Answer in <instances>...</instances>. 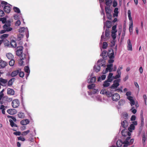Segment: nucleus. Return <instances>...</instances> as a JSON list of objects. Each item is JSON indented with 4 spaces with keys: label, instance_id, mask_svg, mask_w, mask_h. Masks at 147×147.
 Instances as JSON below:
<instances>
[{
    "label": "nucleus",
    "instance_id": "obj_1",
    "mask_svg": "<svg viewBox=\"0 0 147 147\" xmlns=\"http://www.w3.org/2000/svg\"><path fill=\"white\" fill-rule=\"evenodd\" d=\"M2 6H4V11L7 13H9L11 11V7L9 5H6L8 4V3L5 1H2L1 3Z\"/></svg>",
    "mask_w": 147,
    "mask_h": 147
},
{
    "label": "nucleus",
    "instance_id": "obj_2",
    "mask_svg": "<svg viewBox=\"0 0 147 147\" xmlns=\"http://www.w3.org/2000/svg\"><path fill=\"white\" fill-rule=\"evenodd\" d=\"M131 138L130 136H128L127 137L125 140L123 142L124 145H123V147H126L132 144L134 142V140L133 139H131L130 140L129 142V140Z\"/></svg>",
    "mask_w": 147,
    "mask_h": 147
},
{
    "label": "nucleus",
    "instance_id": "obj_3",
    "mask_svg": "<svg viewBox=\"0 0 147 147\" xmlns=\"http://www.w3.org/2000/svg\"><path fill=\"white\" fill-rule=\"evenodd\" d=\"M116 79L114 81L113 84L110 87L111 89L116 88L119 85V83L121 81V80L119 79Z\"/></svg>",
    "mask_w": 147,
    "mask_h": 147
},
{
    "label": "nucleus",
    "instance_id": "obj_4",
    "mask_svg": "<svg viewBox=\"0 0 147 147\" xmlns=\"http://www.w3.org/2000/svg\"><path fill=\"white\" fill-rule=\"evenodd\" d=\"M20 104L19 100L18 99H15L12 101L11 105L13 108H16L18 107Z\"/></svg>",
    "mask_w": 147,
    "mask_h": 147
},
{
    "label": "nucleus",
    "instance_id": "obj_5",
    "mask_svg": "<svg viewBox=\"0 0 147 147\" xmlns=\"http://www.w3.org/2000/svg\"><path fill=\"white\" fill-rule=\"evenodd\" d=\"M113 64H110L108 65L107 66V67L106 68L105 71H103V73L104 74H105L107 73L108 71L110 72H111L113 69Z\"/></svg>",
    "mask_w": 147,
    "mask_h": 147
},
{
    "label": "nucleus",
    "instance_id": "obj_6",
    "mask_svg": "<svg viewBox=\"0 0 147 147\" xmlns=\"http://www.w3.org/2000/svg\"><path fill=\"white\" fill-rule=\"evenodd\" d=\"M123 67H119L118 68L117 73V74L115 76H113V78L115 79H117L120 78L121 77V69H122Z\"/></svg>",
    "mask_w": 147,
    "mask_h": 147
},
{
    "label": "nucleus",
    "instance_id": "obj_7",
    "mask_svg": "<svg viewBox=\"0 0 147 147\" xmlns=\"http://www.w3.org/2000/svg\"><path fill=\"white\" fill-rule=\"evenodd\" d=\"M120 99V96L117 93H115L113 94L112 96V99L113 100L115 101H118Z\"/></svg>",
    "mask_w": 147,
    "mask_h": 147
},
{
    "label": "nucleus",
    "instance_id": "obj_8",
    "mask_svg": "<svg viewBox=\"0 0 147 147\" xmlns=\"http://www.w3.org/2000/svg\"><path fill=\"white\" fill-rule=\"evenodd\" d=\"M107 55L109 58H114V53L112 49L110 48L109 50Z\"/></svg>",
    "mask_w": 147,
    "mask_h": 147
},
{
    "label": "nucleus",
    "instance_id": "obj_9",
    "mask_svg": "<svg viewBox=\"0 0 147 147\" xmlns=\"http://www.w3.org/2000/svg\"><path fill=\"white\" fill-rule=\"evenodd\" d=\"M10 26L9 23H6L3 26V28L6 30L7 32L10 31L12 30V28L10 27Z\"/></svg>",
    "mask_w": 147,
    "mask_h": 147
},
{
    "label": "nucleus",
    "instance_id": "obj_10",
    "mask_svg": "<svg viewBox=\"0 0 147 147\" xmlns=\"http://www.w3.org/2000/svg\"><path fill=\"white\" fill-rule=\"evenodd\" d=\"M21 70V69H18V70L13 71L10 74L11 76L12 77L16 76L18 75L19 73L20 72V71Z\"/></svg>",
    "mask_w": 147,
    "mask_h": 147
},
{
    "label": "nucleus",
    "instance_id": "obj_11",
    "mask_svg": "<svg viewBox=\"0 0 147 147\" xmlns=\"http://www.w3.org/2000/svg\"><path fill=\"white\" fill-rule=\"evenodd\" d=\"M7 112L10 115H13L16 113V110L14 109H9L7 110Z\"/></svg>",
    "mask_w": 147,
    "mask_h": 147
},
{
    "label": "nucleus",
    "instance_id": "obj_12",
    "mask_svg": "<svg viewBox=\"0 0 147 147\" xmlns=\"http://www.w3.org/2000/svg\"><path fill=\"white\" fill-rule=\"evenodd\" d=\"M23 49V47H21L19 49L17 50L16 51V55L20 56L22 53Z\"/></svg>",
    "mask_w": 147,
    "mask_h": 147
},
{
    "label": "nucleus",
    "instance_id": "obj_13",
    "mask_svg": "<svg viewBox=\"0 0 147 147\" xmlns=\"http://www.w3.org/2000/svg\"><path fill=\"white\" fill-rule=\"evenodd\" d=\"M127 99L130 101V104L131 106H132L135 104V101L133 99V98L132 96H129L127 97Z\"/></svg>",
    "mask_w": 147,
    "mask_h": 147
},
{
    "label": "nucleus",
    "instance_id": "obj_14",
    "mask_svg": "<svg viewBox=\"0 0 147 147\" xmlns=\"http://www.w3.org/2000/svg\"><path fill=\"white\" fill-rule=\"evenodd\" d=\"M7 65V62L2 60H0V66L2 68H4Z\"/></svg>",
    "mask_w": 147,
    "mask_h": 147
},
{
    "label": "nucleus",
    "instance_id": "obj_15",
    "mask_svg": "<svg viewBox=\"0 0 147 147\" xmlns=\"http://www.w3.org/2000/svg\"><path fill=\"white\" fill-rule=\"evenodd\" d=\"M12 100V98H11L8 97L7 96H5L2 98V100L5 102H10Z\"/></svg>",
    "mask_w": 147,
    "mask_h": 147
},
{
    "label": "nucleus",
    "instance_id": "obj_16",
    "mask_svg": "<svg viewBox=\"0 0 147 147\" xmlns=\"http://www.w3.org/2000/svg\"><path fill=\"white\" fill-rule=\"evenodd\" d=\"M128 123L126 120H125L121 122V125L124 129H125L127 128L128 126Z\"/></svg>",
    "mask_w": 147,
    "mask_h": 147
},
{
    "label": "nucleus",
    "instance_id": "obj_17",
    "mask_svg": "<svg viewBox=\"0 0 147 147\" xmlns=\"http://www.w3.org/2000/svg\"><path fill=\"white\" fill-rule=\"evenodd\" d=\"M128 45H127V49L129 51H132V45L131 43V41L130 39H128L127 40V42Z\"/></svg>",
    "mask_w": 147,
    "mask_h": 147
},
{
    "label": "nucleus",
    "instance_id": "obj_18",
    "mask_svg": "<svg viewBox=\"0 0 147 147\" xmlns=\"http://www.w3.org/2000/svg\"><path fill=\"white\" fill-rule=\"evenodd\" d=\"M29 122L30 121L28 119H26L21 121L20 123L22 125H26L28 124Z\"/></svg>",
    "mask_w": 147,
    "mask_h": 147
},
{
    "label": "nucleus",
    "instance_id": "obj_19",
    "mask_svg": "<svg viewBox=\"0 0 147 147\" xmlns=\"http://www.w3.org/2000/svg\"><path fill=\"white\" fill-rule=\"evenodd\" d=\"M14 91L13 89L10 88H8L7 89L8 94L13 95L14 94Z\"/></svg>",
    "mask_w": 147,
    "mask_h": 147
},
{
    "label": "nucleus",
    "instance_id": "obj_20",
    "mask_svg": "<svg viewBox=\"0 0 147 147\" xmlns=\"http://www.w3.org/2000/svg\"><path fill=\"white\" fill-rule=\"evenodd\" d=\"M10 44L11 46L13 48H16L17 46V44L16 41L12 40L11 41Z\"/></svg>",
    "mask_w": 147,
    "mask_h": 147
},
{
    "label": "nucleus",
    "instance_id": "obj_21",
    "mask_svg": "<svg viewBox=\"0 0 147 147\" xmlns=\"http://www.w3.org/2000/svg\"><path fill=\"white\" fill-rule=\"evenodd\" d=\"M100 69V67L99 65H95L94 66V69L96 72L99 71Z\"/></svg>",
    "mask_w": 147,
    "mask_h": 147
},
{
    "label": "nucleus",
    "instance_id": "obj_22",
    "mask_svg": "<svg viewBox=\"0 0 147 147\" xmlns=\"http://www.w3.org/2000/svg\"><path fill=\"white\" fill-rule=\"evenodd\" d=\"M123 144V142L119 140L117 141L116 143V145L118 147H121Z\"/></svg>",
    "mask_w": 147,
    "mask_h": 147
},
{
    "label": "nucleus",
    "instance_id": "obj_23",
    "mask_svg": "<svg viewBox=\"0 0 147 147\" xmlns=\"http://www.w3.org/2000/svg\"><path fill=\"white\" fill-rule=\"evenodd\" d=\"M110 7H108L106 6L105 7V10L106 14H107L109 13H111V10L110 9Z\"/></svg>",
    "mask_w": 147,
    "mask_h": 147
},
{
    "label": "nucleus",
    "instance_id": "obj_24",
    "mask_svg": "<svg viewBox=\"0 0 147 147\" xmlns=\"http://www.w3.org/2000/svg\"><path fill=\"white\" fill-rule=\"evenodd\" d=\"M15 79L14 78H13L10 79L8 82V85L9 86L12 85Z\"/></svg>",
    "mask_w": 147,
    "mask_h": 147
},
{
    "label": "nucleus",
    "instance_id": "obj_25",
    "mask_svg": "<svg viewBox=\"0 0 147 147\" xmlns=\"http://www.w3.org/2000/svg\"><path fill=\"white\" fill-rule=\"evenodd\" d=\"M105 25L106 27L108 28H111V22L107 20L105 23Z\"/></svg>",
    "mask_w": 147,
    "mask_h": 147
},
{
    "label": "nucleus",
    "instance_id": "obj_26",
    "mask_svg": "<svg viewBox=\"0 0 147 147\" xmlns=\"http://www.w3.org/2000/svg\"><path fill=\"white\" fill-rule=\"evenodd\" d=\"M5 46H9L10 45V42L6 39H5L3 41Z\"/></svg>",
    "mask_w": 147,
    "mask_h": 147
},
{
    "label": "nucleus",
    "instance_id": "obj_27",
    "mask_svg": "<svg viewBox=\"0 0 147 147\" xmlns=\"http://www.w3.org/2000/svg\"><path fill=\"white\" fill-rule=\"evenodd\" d=\"M96 77H92L90 79H88V83H92L96 81Z\"/></svg>",
    "mask_w": 147,
    "mask_h": 147
},
{
    "label": "nucleus",
    "instance_id": "obj_28",
    "mask_svg": "<svg viewBox=\"0 0 147 147\" xmlns=\"http://www.w3.org/2000/svg\"><path fill=\"white\" fill-rule=\"evenodd\" d=\"M107 52L105 50L103 51L100 55L102 56L103 59H105L107 57Z\"/></svg>",
    "mask_w": 147,
    "mask_h": 147
},
{
    "label": "nucleus",
    "instance_id": "obj_29",
    "mask_svg": "<svg viewBox=\"0 0 147 147\" xmlns=\"http://www.w3.org/2000/svg\"><path fill=\"white\" fill-rule=\"evenodd\" d=\"M106 2L105 4L108 7H110L111 3H112V1L111 0H105Z\"/></svg>",
    "mask_w": 147,
    "mask_h": 147
},
{
    "label": "nucleus",
    "instance_id": "obj_30",
    "mask_svg": "<svg viewBox=\"0 0 147 147\" xmlns=\"http://www.w3.org/2000/svg\"><path fill=\"white\" fill-rule=\"evenodd\" d=\"M9 34H4L1 35L0 37V38L3 41V40H4V39L7 38Z\"/></svg>",
    "mask_w": 147,
    "mask_h": 147
},
{
    "label": "nucleus",
    "instance_id": "obj_31",
    "mask_svg": "<svg viewBox=\"0 0 147 147\" xmlns=\"http://www.w3.org/2000/svg\"><path fill=\"white\" fill-rule=\"evenodd\" d=\"M127 130L125 129L122 130L121 132L122 135L124 136H127Z\"/></svg>",
    "mask_w": 147,
    "mask_h": 147
},
{
    "label": "nucleus",
    "instance_id": "obj_32",
    "mask_svg": "<svg viewBox=\"0 0 147 147\" xmlns=\"http://www.w3.org/2000/svg\"><path fill=\"white\" fill-rule=\"evenodd\" d=\"M135 128V126L133 124H131L130 125V127L128 128V130L130 132H131L132 131V130L134 129Z\"/></svg>",
    "mask_w": 147,
    "mask_h": 147
},
{
    "label": "nucleus",
    "instance_id": "obj_33",
    "mask_svg": "<svg viewBox=\"0 0 147 147\" xmlns=\"http://www.w3.org/2000/svg\"><path fill=\"white\" fill-rule=\"evenodd\" d=\"M9 122H10V124L11 127H17V125L11 119L9 120Z\"/></svg>",
    "mask_w": 147,
    "mask_h": 147
},
{
    "label": "nucleus",
    "instance_id": "obj_34",
    "mask_svg": "<svg viewBox=\"0 0 147 147\" xmlns=\"http://www.w3.org/2000/svg\"><path fill=\"white\" fill-rule=\"evenodd\" d=\"M107 80L105 81L103 84V86L104 87H107L109 86L110 85V83Z\"/></svg>",
    "mask_w": 147,
    "mask_h": 147
},
{
    "label": "nucleus",
    "instance_id": "obj_35",
    "mask_svg": "<svg viewBox=\"0 0 147 147\" xmlns=\"http://www.w3.org/2000/svg\"><path fill=\"white\" fill-rule=\"evenodd\" d=\"M6 56L9 59H12L13 57V56L12 55L11 53H8L6 54Z\"/></svg>",
    "mask_w": 147,
    "mask_h": 147
},
{
    "label": "nucleus",
    "instance_id": "obj_36",
    "mask_svg": "<svg viewBox=\"0 0 147 147\" xmlns=\"http://www.w3.org/2000/svg\"><path fill=\"white\" fill-rule=\"evenodd\" d=\"M0 82L2 83L5 84L7 82V80L6 79H5L2 78H0Z\"/></svg>",
    "mask_w": 147,
    "mask_h": 147
},
{
    "label": "nucleus",
    "instance_id": "obj_37",
    "mask_svg": "<svg viewBox=\"0 0 147 147\" xmlns=\"http://www.w3.org/2000/svg\"><path fill=\"white\" fill-rule=\"evenodd\" d=\"M14 11L17 13H20V10L19 8L17 7H14L13 8Z\"/></svg>",
    "mask_w": 147,
    "mask_h": 147
},
{
    "label": "nucleus",
    "instance_id": "obj_38",
    "mask_svg": "<svg viewBox=\"0 0 147 147\" xmlns=\"http://www.w3.org/2000/svg\"><path fill=\"white\" fill-rule=\"evenodd\" d=\"M0 109L2 110V112L3 114H5V106L3 105H1L0 107Z\"/></svg>",
    "mask_w": 147,
    "mask_h": 147
},
{
    "label": "nucleus",
    "instance_id": "obj_39",
    "mask_svg": "<svg viewBox=\"0 0 147 147\" xmlns=\"http://www.w3.org/2000/svg\"><path fill=\"white\" fill-rule=\"evenodd\" d=\"M18 117L20 118H23L24 117V115L23 113L21 112H19L18 114Z\"/></svg>",
    "mask_w": 147,
    "mask_h": 147
},
{
    "label": "nucleus",
    "instance_id": "obj_40",
    "mask_svg": "<svg viewBox=\"0 0 147 147\" xmlns=\"http://www.w3.org/2000/svg\"><path fill=\"white\" fill-rule=\"evenodd\" d=\"M128 17L129 20L131 21V22H132V19L131 17V13L130 11L129 10L128 11Z\"/></svg>",
    "mask_w": 147,
    "mask_h": 147
},
{
    "label": "nucleus",
    "instance_id": "obj_41",
    "mask_svg": "<svg viewBox=\"0 0 147 147\" xmlns=\"http://www.w3.org/2000/svg\"><path fill=\"white\" fill-rule=\"evenodd\" d=\"M15 61L13 59H11V60L9 61V64L11 66H13L14 64Z\"/></svg>",
    "mask_w": 147,
    "mask_h": 147
},
{
    "label": "nucleus",
    "instance_id": "obj_42",
    "mask_svg": "<svg viewBox=\"0 0 147 147\" xmlns=\"http://www.w3.org/2000/svg\"><path fill=\"white\" fill-rule=\"evenodd\" d=\"M117 32V31H112V37L113 39L114 40L116 38V36L115 34V33Z\"/></svg>",
    "mask_w": 147,
    "mask_h": 147
},
{
    "label": "nucleus",
    "instance_id": "obj_43",
    "mask_svg": "<svg viewBox=\"0 0 147 147\" xmlns=\"http://www.w3.org/2000/svg\"><path fill=\"white\" fill-rule=\"evenodd\" d=\"M25 71L28 74H29L30 72L29 67L28 66H26L24 67Z\"/></svg>",
    "mask_w": 147,
    "mask_h": 147
},
{
    "label": "nucleus",
    "instance_id": "obj_44",
    "mask_svg": "<svg viewBox=\"0 0 147 147\" xmlns=\"http://www.w3.org/2000/svg\"><path fill=\"white\" fill-rule=\"evenodd\" d=\"M108 46V44L106 42H104L103 43L102 48L103 49H106Z\"/></svg>",
    "mask_w": 147,
    "mask_h": 147
},
{
    "label": "nucleus",
    "instance_id": "obj_45",
    "mask_svg": "<svg viewBox=\"0 0 147 147\" xmlns=\"http://www.w3.org/2000/svg\"><path fill=\"white\" fill-rule=\"evenodd\" d=\"M107 18L109 20H111L112 19V15L111 13H109L107 14H106Z\"/></svg>",
    "mask_w": 147,
    "mask_h": 147
},
{
    "label": "nucleus",
    "instance_id": "obj_46",
    "mask_svg": "<svg viewBox=\"0 0 147 147\" xmlns=\"http://www.w3.org/2000/svg\"><path fill=\"white\" fill-rule=\"evenodd\" d=\"M106 77V76L105 75H102L101 76V77H99L98 78V81H100V80L101 79V78L102 80H104L105 79Z\"/></svg>",
    "mask_w": 147,
    "mask_h": 147
},
{
    "label": "nucleus",
    "instance_id": "obj_47",
    "mask_svg": "<svg viewBox=\"0 0 147 147\" xmlns=\"http://www.w3.org/2000/svg\"><path fill=\"white\" fill-rule=\"evenodd\" d=\"M108 97H111L113 95L112 93L109 91H107L105 94Z\"/></svg>",
    "mask_w": 147,
    "mask_h": 147
},
{
    "label": "nucleus",
    "instance_id": "obj_48",
    "mask_svg": "<svg viewBox=\"0 0 147 147\" xmlns=\"http://www.w3.org/2000/svg\"><path fill=\"white\" fill-rule=\"evenodd\" d=\"M30 131L29 130H28L26 131L23 132L22 134V135L23 136H25Z\"/></svg>",
    "mask_w": 147,
    "mask_h": 147
},
{
    "label": "nucleus",
    "instance_id": "obj_49",
    "mask_svg": "<svg viewBox=\"0 0 147 147\" xmlns=\"http://www.w3.org/2000/svg\"><path fill=\"white\" fill-rule=\"evenodd\" d=\"M20 59H24L26 58V55L24 53H22L20 55Z\"/></svg>",
    "mask_w": 147,
    "mask_h": 147
},
{
    "label": "nucleus",
    "instance_id": "obj_50",
    "mask_svg": "<svg viewBox=\"0 0 147 147\" xmlns=\"http://www.w3.org/2000/svg\"><path fill=\"white\" fill-rule=\"evenodd\" d=\"M24 36L21 34H19L18 35V40H20Z\"/></svg>",
    "mask_w": 147,
    "mask_h": 147
},
{
    "label": "nucleus",
    "instance_id": "obj_51",
    "mask_svg": "<svg viewBox=\"0 0 147 147\" xmlns=\"http://www.w3.org/2000/svg\"><path fill=\"white\" fill-rule=\"evenodd\" d=\"M95 86V85L94 84H92L89 85L88 86V88L89 89H92Z\"/></svg>",
    "mask_w": 147,
    "mask_h": 147
},
{
    "label": "nucleus",
    "instance_id": "obj_52",
    "mask_svg": "<svg viewBox=\"0 0 147 147\" xmlns=\"http://www.w3.org/2000/svg\"><path fill=\"white\" fill-rule=\"evenodd\" d=\"M133 27V22L131 23V24H130L129 26V32H130L132 30V29Z\"/></svg>",
    "mask_w": 147,
    "mask_h": 147
},
{
    "label": "nucleus",
    "instance_id": "obj_53",
    "mask_svg": "<svg viewBox=\"0 0 147 147\" xmlns=\"http://www.w3.org/2000/svg\"><path fill=\"white\" fill-rule=\"evenodd\" d=\"M134 107H132L131 110V112L134 114H135L137 112V110L136 109H134Z\"/></svg>",
    "mask_w": 147,
    "mask_h": 147
},
{
    "label": "nucleus",
    "instance_id": "obj_54",
    "mask_svg": "<svg viewBox=\"0 0 147 147\" xmlns=\"http://www.w3.org/2000/svg\"><path fill=\"white\" fill-rule=\"evenodd\" d=\"M4 95L1 94H0V104H2L3 103H5V102L2 100V101H1V99L2 98V97H3Z\"/></svg>",
    "mask_w": 147,
    "mask_h": 147
},
{
    "label": "nucleus",
    "instance_id": "obj_55",
    "mask_svg": "<svg viewBox=\"0 0 147 147\" xmlns=\"http://www.w3.org/2000/svg\"><path fill=\"white\" fill-rule=\"evenodd\" d=\"M107 91H106L105 89H103L101 90L100 92V93L103 94H105Z\"/></svg>",
    "mask_w": 147,
    "mask_h": 147
},
{
    "label": "nucleus",
    "instance_id": "obj_56",
    "mask_svg": "<svg viewBox=\"0 0 147 147\" xmlns=\"http://www.w3.org/2000/svg\"><path fill=\"white\" fill-rule=\"evenodd\" d=\"M19 73V75L20 77L22 78L24 76V74L23 72H21L20 71Z\"/></svg>",
    "mask_w": 147,
    "mask_h": 147
},
{
    "label": "nucleus",
    "instance_id": "obj_57",
    "mask_svg": "<svg viewBox=\"0 0 147 147\" xmlns=\"http://www.w3.org/2000/svg\"><path fill=\"white\" fill-rule=\"evenodd\" d=\"M123 118L125 119L128 118V114L127 113H125L123 114Z\"/></svg>",
    "mask_w": 147,
    "mask_h": 147
},
{
    "label": "nucleus",
    "instance_id": "obj_58",
    "mask_svg": "<svg viewBox=\"0 0 147 147\" xmlns=\"http://www.w3.org/2000/svg\"><path fill=\"white\" fill-rule=\"evenodd\" d=\"M109 59L108 61V63H112L114 62L113 59L114 58H109Z\"/></svg>",
    "mask_w": 147,
    "mask_h": 147
},
{
    "label": "nucleus",
    "instance_id": "obj_59",
    "mask_svg": "<svg viewBox=\"0 0 147 147\" xmlns=\"http://www.w3.org/2000/svg\"><path fill=\"white\" fill-rule=\"evenodd\" d=\"M18 140H21L22 141H24L25 140V139L21 136H20L18 137Z\"/></svg>",
    "mask_w": 147,
    "mask_h": 147
},
{
    "label": "nucleus",
    "instance_id": "obj_60",
    "mask_svg": "<svg viewBox=\"0 0 147 147\" xmlns=\"http://www.w3.org/2000/svg\"><path fill=\"white\" fill-rule=\"evenodd\" d=\"M5 14L3 11L0 9V16L3 17L4 16Z\"/></svg>",
    "mask_w": 147,
    "mask_h": 147
},
{
    "label": "nucleus",
    "instance_id": "obj_61",
    "mask_svg": "<svg viewBox=\"0 0 147 147\" xmlns=\"http://www.w3.org/2000/svg\"><path fill=\"white\" fill-rule=\"evenodd\" d=\"M0 21H1L2 23L4 24L5 23L6 21V19L4 18H0Z\"/></svg>",
    "mask_w": 147,
    "mask_h": 147
},
{
    "label": "nucleus",
    "instance_id": "obj_62",
    "mask_svg": "<svg viewBox=\"0 0 147 147\" xmlns=\"http://www.w3.org/2000/svg\"><path fill=\"white\" fill-rule=\"evenodd\" d=\"M20 24L21 22L20 21V20H18L15 23V25L16 26H18Z\"/></svg>",
    "mask_w": 147,
    "mask_h": 147
},
{
    "label": "nucleus",
    "instance_id": "obj_63",
    "mask_svg": "<svg viewBox=\"0 0 147 147\" xmlns=\"http://www.w3.org/2000/svg\"><path fill=\"white\" fill-rule=\"evenodd\" d=\"M123 100H120L118 102V105L119 106H121V105L123 104Z\"/></svg>",
    "mask_w": 147,
    "mask_h": 147
},
{
    "label": "nucleus",
    "instance_id": "obj_64",
    "mask_svg": "<svg viewBox=\"0 0 147 147\" xmlns=\"http://www.w3.org/2000/svg\"><path fill=\"white\" fill-rule=\"evenodd\" d=\"M97 92H98L97 90L94 89L93 90L91 91V94H95Z\"/></svg>",
    "mask_w": 147,
    "mask_h": 147
}]
</instances>
